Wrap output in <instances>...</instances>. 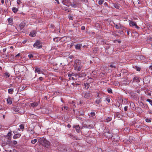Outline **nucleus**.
<instances>
[{
  "label": "nucleus",
  "instance_id": "f257e3e1",
  "mask_svg": "<svg viewBox=\"0 0 152 152\" xmlns=\"http://www.w3.org/2000/svg\"><path fill=\"white\" fill-rule=\"evenodd\" d=\"M38 142L40 144L46 148H48L50 145V142L44 137H38L37 138Z\"/></svg>",
  "mask_w": 152,
  "mask_h": 152
},
{
  "label": "nucleus",
  "instance_id": "f03ea898",
  "mask_svg": "<svg viewBox=\"0 0 152 152\" xmlns=\"http://www.w3.org/2000/svg\"><path fill=\"white\" fill-rule=\"evenodd\" d=\"M75 70L79 71L83 67V64L80 60H76L73 66Z\"/></svg>",
  "mask_w": 152,
  "mask_h": 152
},
{
  "label": "nucleus",
  "instance_id": "7ed1b4c3",
  "mask_svg": "<svg viewBox=\"0 0 152 152\" xmlns=\"http://www.w3.org/2000/svg\"><path fill=\"white\" fill-rule=\"evenodd\" d=\"M34 46L37 48H41L42 45L39 41H36L35 43L34 44Z\"/></svg>",
  "mask_w": 152,
  "mask_h": 152
},
{
  "label": "nucleus",
  "instance_id": "20e7f679",
  "mask_svg": "<svg viewBox=\"0 0 152 152\" xmlns=\"http://www.w3.org/2000/svg\"><path fill=\"white\" fill-rule=\"evenodd\" d=\"M13 132L15 134L13 137L14 139H15L19 138L21 136V134L20 133H17L16 132H15V131H14Z\"/></svg>",
  "mask_w": 152,
  "mask_h": 152
},
{
  "label": "nucleus",
  "instance_id": "39448f33",
  "mask_svg": "<svg viewBox=\"0 0 152 152\" xmlns=\"http://www.w3.org/2000/svg\"><path fill=\"white\" fill-rule=\"evenodd\" d=\"M83 96L84 98L88 99L90 96V94L89 93H83Z\"/></svg>",
  "mask_w": 152,
  "mask_h": 152
},
{
  "label": "nucleus",
  "instance_id": "423d86ee",
  "mask_svg": "<svg viewBox=\"0 0 152 152\" xmlns=\"http://www.w3.org/2000/svg\"><path fill=\"white\" fill-rule=\"evenodd\" d=\"M136 24L134 21L131 20L129 21V24L130 26H134Z\"/></svg>",
  "mask_w": 152,
  "mask_h": 152
},
{
  "label": "nucleus",
  "instance_id": "0eeeda50",
  "mask_svg": "<svg viewBox=\"0 0 152 152\" xmlns=\"http://www.w3.org/2000/svg\"><path fill=\"white\" fill-rule=\"evenodd\" d=\"M94 124H91L90 125H87L85 126L86 128H88L89 129H91L94 128Z\"/></svg>",
  "mask_w": 152,
  "mask_h": 152
},
{
  "label": "nucleus",
  "instance_id": "6e6552de",
  "mask_svg": "<svg viewBox=\"0 0 152 152\" xmlns=\"http://www.w3.org/2000/svg\"><path fill=\"white\" fill-rule=\"evenodd\" d=\"M25 26V23H21L19 26V28H20V31L24 28Z\"/></svg>",
  "mask_w": 152,
  "mask_h": 152
},
{
  "label": "nucleus",
  "instance_id": "1a4fd4ad",
  "mask_svg": "<svg viewBox=\"0 0 152 152\" xmlns=\"http://www.w3.org/2000/svg\"><path fill=\"white\" fill-rule=\"evenodd\" d=\"M35 72H37L38 74H39L42 73V71H41V69L39 68L35 67Z\"/></svg>",
  "mask_w": 152,
  "mask_h": 152
},
{
  "label": "nucleus",
  "instance_id": "9d476101",
  "mask_svg": "<svg viewBox=\"0 0 152 152\" xmlns=\"http://www.w3.org/2000/svg\"><path fill=\"white\" fill-rule=\"evenodd\" d=\"M113 7L119 9L120 8V5L118 3L113 4Z\"/></svg>",
  "mask_w": 152,
  "mask_h": 152
},
{
  "label": "nucleus",
  "instance_id": "9b49d317",
  "mask_svg": "<svg viewBox=\"0 0 152 152\" xmlns=\"http://www.w3.org/2000/svg\"><path fill=\"white\" fill-rule=\"evenodd\" d=\"M81 47L82 45L80 44H78L75 45V48L77 50H80Z\"/></svg>",
  "mask_w": 152,
  "mask_h": 152
},
{
  "label": "nucleus",
  "instance_id": "f8f14e48",
  "mask_svg": "<svg viewBox=\"0 0 152 152\" xmlns=\"http://www.w3.org/2000/svg\"><path fill=\"white\" fill-rule=\"evenodd\" d=\"M7 103L10 104H11L12 103V99L10 97H8L7 99Z\"/></svg>",
  "mask_w": 152,
  "mask_h": 152
},
{
  "label": "nucleus",
  "instance_id": "ddd939ff",
  "mask_svg": "<svg viewBox=\"0 0 152 152\" xmlns=\"http://www.w3.org/2000/svg\"><path fill=\"white\" fill-rule=\"evenodd\" d=\"M101 98H100V99H98L96 100L95 103L97 104H99L102 102Z\"/></svg>",
  "mask_w": 152,
  "mask_h": 152
},
{
  "label": "nucleus",
  "instance_id": "4468645a",
  "mask_svg": "<svg viewBox=\"0 0 152 152\" xmlns=\"http://www.w3.org/2000/svg\"><path fill=\"white\" fill-rule=\"evenodd\" d=\"M61 150L62 151H67L66 150V145H61Z\"/></svg>",
  "mask_w": 152,
  "mask_h": 152
},
{
  "label": "nucleus",
  "instance_id": "2eb2a0df",
  "mask_svg": "<svg viewBox=\"0 0 152 152\" xmlns=\"http://www.w3.org/2000/svg\"><path fill=\"white\" fill-rule=\"evenodd\" d=\"M75 128L76 130V131L77 132H80V127L79 125H77L75 127Z\"/></svg>",
  "mask_w": 152,
  "mask_h": 152
},
{
  "label": "nucleus",
  "instance_id": "dca6fc26",
  "mask_svg": "<svg viewBox=\"0 0 152 152\" xmlns=\"http://www.w3.org/2000/svg\"><path fill=\"white\" fill-rule=\"evenodd\" d=\"M12 10L14 13H16L18 10V9L15 7H13L12 8Z\"/></svg>",
  "mask_w": 152,
  "mask_h": 152
},
{
  "label": "nucleus",
  "instance_id": "f3484780",
  "mask_svg": "<svg viewBox=\"0 0 152 152\" xmlns=\"http://www.w3.org/2000/svg\"><path fill=\"white\" fill-rule=\"evenodd\" d=\"M29 35L31 37H34L36 35L35 32L34 31H31L30 34Z\"/></svg>",
  "mask_w": 152,
  "mask_h": 152
},
{
  "label": "nucleus",
  "instance_id": "a211bd4d",
  "mask_svg": "<svg viewBox=\"0 0 152 152\" xmlns=\"http://www.w3.org/2000/svg\"><path fill=\"white\" fill-rule=\"evenodd\" d=\"M38 105V104L37 102H35L34 103H32L31 104V106L33 107L37 106Z\"/></svg>",
  "mask_w": 152,
  "mask_h": 152
},
{
  "label": "nucleus",
  "instance_id": "6ab92c4d",
  "mask_svg": "<svg viewBox=\"0 0 152 152\" xmlns=\"http://www.w3.org/2000/svg\"><path fill=\"white\" fill-rule=\"evenodd\" d=\"M133 80L134 81H135L137 82H140V80H139L138 77H135L134 78Z\"/></svg>",
  "mask_w": 152,
  "mask_h": 152
},
{
  "label": "nucleus",
  "instance_id": "aec40b11",
  "mask_svg": "<svg viewBox=\"0 0 152 152\" xmlns=\"http://www.w3.org/2000/svg\"><path fill=\"white\" fill-rule=\"evenodd\" d=\"M12 109L13 110L16 112H18L19 111V109L18 107H13Z\"/></svg>",
  "mask_w": 152,
  "mask_h": 152
},
{
  "label": "nucleus",
  "instance_id": "412c9836",
  "mask_svg": "<svg viewBox=\"0 0 152 152\" xmlns=\"http://www.w3.org/2000/svg\"><path fill=\"white\" fill-rule=\"evenodd\" d=\"M8 93L10 94H12L13 92V90L12 88L9 89L8 90Z\"/></svg>",
  "mask_w": 152,
  "mask_h": 152
},
{
  "label": "nucleus",
  "instance_id": "4be33fe9",
  "mask_svg": "<svg viewBox=\"0 0 152 152\" xmlns=\"http://www.w3.org/2000/svg\"><path fill=\"white\" fill-rule=\"evenodd\" d=\"M37 139H34V140H32L31 141V143L32 144H34L36 143V142H37Z\"/></svg>",
  "mask_w": 152,
  "mask_h": 152
},
{
  "label": "nucleus",
  "instance_id": "5701e85b",
  "mask_svg": "<svg viewBox=\"0 0 152 152\" xmlns=\"http://www.w3.org/2000/svg\"><path fill=\"white\" fill-rule=\"evenodd\" d=\"M4 76L5 77H10V75L8 72H6L4 73Z\"/></svg>",
  "mask_w": 152,
  "mask_h": 152
},
{
  "label": "nucleus",
  "instance_id": "b1692460",
  "mask_svg": "<svg viewBox=\"0 0 152 152\" xmlns=\"http://www.w3.org/2000/svg\"><path fill=\"white\" fill-rule=\"evenodd\" d=\"M96 152H102V149L100 148H96Z\"/></svg>",
  "mask_w": 152,
  "mask_h": 152
},
{
  "label": "nucleus",
  "instance_id": "393cba45",
  "mask_svg": "<svg viewBox=\"0 0 152 152\" xmlns=\"http://www.w3.org/2000/svg\"><path fill=\"white\" fill-rule=\"evenodd\" d=\"M111 119L110 118V117H107L106 120L105 121L106 122H109L110 121H111Z\"/></svg>",
  "mask_w": 152,
  "mask_h": 152
},
{
  "label": "nucleus",
  "instance_id": "a878e982",
  "mask_svg": "<svg viewBox=\"0 0 152 152\" xmlns=\"http://www.w3.org/2000/svg\"><path fill=\"white\" fill-rule=\"evenodd\" d=\"M146 101L148 102L150 104L152 105V100L149 99H148L146 100Z\"/></svg>",
  "mask_w": 152,
  "mask_h": 152
},
{
  "label": "nucleus",
  "instance_id": "bb28decb",
  "mask_svg": "<svg viewBox=\"0 0 152 152\" xmlns=\"http://www.w3.org/2000/svg\"><path fill=\"white\" fill-rule=\"evenodd\" d=\"M53 40L55 42H58L59 40L58 37H56L53 39Z\"/></svg>",
  "mask_w": 152,
  "mask_h": 152
},
{
  "label": "nucleus",
  "instance_id": "cd10ccee",
  "mask_svg": "<svg viewBox=\"0 0 152 152\" xmlns=\"http://www.w3.org/2000/svg\"><path fill=\"white\" fill-rule=\"evenodd\" d=\"M19 127L20 128V129H22V130H23L24 128V126L23 125V124H20V125L19 126Z\"/></svg>",
  "mask_w": 152,
  "mask_h": 152
},
{
  "label": "nucleus",
  "instance_id": "c85d7f7f",
  "mask_svg": "<svg viewBox=\"0 0 152 152\" xmlns=\"http://www.w3.org/2000/svg\"><path fill=\"white\" fill-rule=\"evenodd\" d=\"M145 121L147 122H151V120L150 119H149L148 118H147L145 119Z\"/></svg>",
  "mask_w": 152,
  "mask_h": 152
},
{
  "label": "nucleus",
  "instance_id": "c756f323",
  "mask_svg": "<svg viewBox=\"0 0 152 152\" xmlns=\"http://www.w3.org/2000/svg\"><path fill=\"white\" fill-rule=\"evenodd\" d=\"M107 91L109 93H112V90L111 89H110V88H108L107 89Z\"/></svg>",
  "mask_w": 152,
  "mask_h": 152
},
{
  "label": "nucleus",
  "instance_id": "7c9ffc66",
  "mask_svg": "<svg viewBox=\"0 0 152 152\" xmlns=\"http://www.w3.org/2000/svg\"><path fill=\"white\" fill-rule=\"evenodd\" d=\"M103 1H104L103 0H100L99 1V5L102 4L103 2Z\"/></svg>",
  "mask_w": 152,
  "mask_h": 152
},
{
  "label": "nucleus",
  "instance_id": "2f4dec72",
  "mask_svg": "<svg viewBox=\"0 0 152 152\" xmlns=\"http://www.w3.org/2000/svg\"><path fill=\"white\" fill-rule=\"evenodd\" d=\"M28 56L29 57L30 59H31L32 58H33V55L31 54H30L28 55Z\"/></svg>",
  "mask_w": 152,
  "mask_h": 152
},
{
  "label": "nucleus",
  "instance_id": "473e14b6",
  "mask_svg": "<svg viewBox=\"0 0 152 152\" xmlns=\"http://www.w3.org/2000/svg\"><path fill=\"white\" fill-rule=\"evenodd\" d=\"M97 50V48H95L93 50V52H94L95 53H96Z\"/></svg>",
  "mask_w": 152,
  "mask_h": 152
},
{
  "label": "nucleus",
  "instance_id": "72a5a7b5",
  "mask_svg": "<svg viewBox=\"0 0 152 152\" xmlns=\"http://www.w3.org/2000/svg\"><path fill=\"white\" fill-rule=\"evenodd\" d=\"M82 1L84 2L85 3H87L88 4H87V6L88 4V0H81Z\"/></svg>",
  "mask_w": 152,
  "mask_h": 152
},
{
  "label": "nucleus",
  "instance_id": "f704fd0d",
  "mask_svg": "<svg viewBox=\"0 0 152 152\" xmlns=\"http://www.w3.org/2000/svg\"><path fill=\"white\" fill-rule=\"evenodd\" d=\"M69 19L72 20L73 19V17L72 15H69Z\"/></svg>",
  "mask_w": 152,
  "mask_h": 152
},
{
  "label": "nucleus",
  "instance_id": "c9c22d12",
  "mask_svg": "<svg viewBox=\"0 0 152 152\" xmlns=\"http://www.w3.org/2000/svg\"><path fill=\"white\" fill-rule=\"evenodd\" d=\"M109 66L110 67H111V68H116V67L115 66H114L113 65V64H110Z\"/></svg>",
  "mask_w": 152,
  "mask_h": 152
},
{
  "label": "nucleus",
  "instance_id": "e433bc0d",
  "mask_svg": "<svg viewBox=\"0 0 152 152\" xmlns=\"http://www.w3.org/2000/svg\"><path fill=\"white\" fill-rule=\"evenodd\" d=\"M10 152H18L15 149H13L12 150H10Z\"/></svg>",
  "mask_w": 152,
  "mask_h": 152
},
{
  "label": "nucleus",
  "instance_id": "4c0bfd02",
  "mask_svg": "<svg viewBox=\"0 0 152 152\" xmlns=\"http://www.w3.org/2000/svg\"><path fill=\"white\" fill-rule=\"evenodd\" d=\"M12 135L11 133L10 132H9L7 135V137H10Z\"/></svg>",
  "mask_w": 152,
  "mask_h": 152
},
{
  "label": "nucleus",
  "instance_id": "58836bf2",
  "mask_svg": "<svg viewBox=\"0 0 152 152\" xmlns=\"http://www.w3.org/2000/svg\"><path fill=\"white\" fill-rule=\"evenodd\" d=\"M12 143L14 145H16L17 144V142L15 140H13L12 142Z\"/></svg>",
  "mask_w": 152,
  "mask_h": 152
},
{
  "label": "nucleus",
  "instance_id": "ea45409f",
  "mask_svg": "<svg viewBox=\"0 0 152 152\" xmlns=\"http://www.w3.org/2000/svg\"><path fill=\"white\" fill-rule=\"evenodd\" d=\"M17 3L18 4H20L21 3V0H17Z\"/></svg>",
  "mask_w": 152,
  "mask_h": 152
},
{
  "label": "nucleus",
  "instance_id": "a19ab883",
  "mask_svg": "<svg viewBox=\"0 0 152 152\" xmlns=\"http://www.w3.org/2000/svg\"><path fill=\"white\" fill-rule=\"evenodd\" d=\"M95 113L94 112H91V115L92 116H94L95 115Z\"/></svg>",
  "mask_w": 152,
  "mask_h": 152
},
{
  "label": "nucleus",
  "instance_id": "79ce46f5",
  "mask_svg": "<svg viewBox=\"0 0 152 152\" xmlns=\"http://www.w3.org/2000/svg\"><path fill=\"white\" fill-rule=\"evenodd\" d=\"M24 89V88H23V87L22 88L20 87L19 89V90H20V91H23V90Z\"/></svg>",
  "mask_w": 152,
  "mask_h": 152
},
{
  "label": "nucleus",
  "instance_id": "37998d69",
  "mask_svg": "<svg viewBox=\"0 0 152 152\" xmlns=\"http://www.w3.org/2000/svg\"><path fill=\"white\" fill-rule=\"evenodd\" d=\"M63 108H64V109H66V110H67V109L68 108V107L67 106H64L62 108V110H63Z\"/></svg>",
  "mask_w": 152,
  "mask_h": 152
},
{
  "label": "nucleus",
  "instance_id": "c03bdc74",
  "mask_svg": "<svg viewBox=\"0 0 152 152\" xmlns=\"http://www.w3.org/2000/svg\"><path fill=\"white\" fill-rule=\"evenodd\" d=\"M30 134H34V131L33 130H31V131H30Z\"/></svg>",
  "mask_w": 152,
  "mask_h": 152
},
{
  "label": "nucleus",
  "instance_id": "a18cd8bd",
  "mask_svg": "<svg viewBox=\"0 0 152 152\" xmlns=\"http://www.w3.org/2000/svg\"><path fill=\"white\" fill-rule=\"evenodd\" d=\"M85 84V86L86 88L87 87V88H89V85L88 84L86 83V84Z\"/></svg>",
  "mask_w": 152,
  "mask_h": 152
},
{
  "label": "nucleus",
  "instance_id": "49530a36",
  "mask_svg": "<svg viewBox=\"0 0 152 152\" xmlns=\"http://www.w3.org/2000/svg\"><path fill=\"white\" fill-rule=\"evenodd\" d=\"M115 27L117 29H119L120 28L119 26H118L117 25H115Z\"/></svg>",
  "mask_w": 152,
  "mask_h": 152
},
{
  "label": "nucleus",
  "instance_id": "de8ad7c7",
  "mask_svg": "<svg viewBox=\"0 0 152 152\" xmlns=\"http://www.w3.org/2000/svg\"><path fill=\"white\" fill-rule=\"evenodd\" d=\"M71 6L72 7H76V5L75 4H71Z\"/></svg>",
  "mask_w": 152,
  "mask_h": 152
},
{
  "label": "nucleus",
  "instance_id": "09e8293b",
  "mask_svg": "<svg viewBox=\"0 0 152 152\" xmlns=\"http://www.w3.org/2000/svg\"><path fill=\"white\" fill-rule=\"evenodd\" d=\"M134 26L135 27V28L137 29H139L140 28V27L137 25V24L136 25H135Z\"/></svg>",
  "mask_w": 152,
  "mask_h": 152
},
{
  "label": "nucleus",
  "instance_id": "8fccbe9b",
  "mask_svg": "<svg viewBox=\"0 0 152 152\" xmlns=\"http://www.w3.org/2000/svg\"><path fill=\"white\" fill-rule=\"evenodd\" d=\"M136 69L137 71H140V69L139 67H136Z\"/></svg>",
  "mask_w": 152,
  "mask_h": 152
},
{
  "label": "nucleus",
  "instance_id": "3c124183",
  "mask_svg": "<svg viewBox=\"0 0 152 152\" xmlns=\"http://www.w3.org/2000/svg\"><path fill=\"white\" fill-rule=\"evenodd\" d=\"M69 79L70 80H75V77L73 76L71 77V78H69Z\"/></svg>",
  "mask_w": 152,
  "mask_h": 152
},
{
  "label": "nucleus",
  "instance_id": "603ef678",
  "mask_svg": "<svg viewBox=\"0 0 152 152\" xmlns=\"http://www.w3.org/2000/svg\"><path fill=\"white\" fill-rule=\"evenodd\" d=\"M85 29V27L84 26H83L81 27V30H84Z\"/></svg>",
  "mask_w": 152,
  "mask_h": 152
},
{
  "label": "nucleus",
  "instance_id": "864d4df0",
  "mask_svg": "<svg viewBox=\"0 0 152 152\" xmlns=\"http://www.w3.org/2000/svg\"><path fill=\"white\" fill-rule=\"evenodd\" d=\"M128 108V107L127 106H125L124 108V110H125V111H126L127 110V108Z\"/></svg>",
  "mask_w": 152,
  "mask_h": 152
},
{
  "label": "nucleus",
  "instance_id": "5fc2aeb1",
  "mask_svg": "<svg viewBox=\"0 0 152 152\" xmlns=\"http://www.w3.org/2000/svg\"><path fill=\"white\" fill-rule=\"evenodd\" d=\"M72 75V76H75V77L77 75L76 74H75L74 73H72L71 74Z\"/></svg>",
  "mask_w": 152,
  "mask_h": 152
},
{
  "label": "nucleus",
  "instance_id": "6e6d98bb",
  "mask_svg": "<svg viewBox=\"0 0 152 152\" xmlns=\"http://www.w3.org/2000/svg\"><path fill=\"white\" fill-rule=\"evenodd\" d=\"M39 79L40 81H42L43 79V78L42 77H40L39 78Z\"/></svg>",
  "mask_w": 152,
  "mask_h": 152
},
{
  "label": "nucleus",
  "instance_id": "4d7b16f0",
  "mask_svg": "<svg viewBox=\"0 0 152 152\" xmlns=\"http://www.w3.org/2000/svg\"><path fill=\"white\" fill-rule=\"evenodd\" d=\"M68 76L69 77H72V75L71 74H68Z\"/></svg>",
  "mask_w": 152,
  "mask_h": 152
},
{
  "label": "nucleus",
  "instance_id": "13d9d810",
  "mask_svg": "<svg viewBox=\"0 0 152 152\" xmlns=\"http://www.w3.org/2000/svg\"><path fill=\"white\" fill-rule=\"evenodd\" d=\"M148 113L149 114H152V110H149L148 111Z\"/></svg>",
  "mask_w": 152,
  "mask_h": 152
},
{
  "label": "nucleus",
  "instance_id": "bf43d9fd",
  "mask_svg": "<svg viewBox=\"0 0 152 152\" xmlns=\"http://www.w3.org/2000/svg\"><path fill=\"white\" fill-rule=\"evenodd\" d=\"M106 100L108 103L110 102V100L109 99H106Z\"/></svg>",
  "mask_w": 152,
  "mask_h": 152
},
{
  "label": "nucleus",
  "instance_id": "052dcab7",
  "mask_svg": "<svg viewBox=\"0 0 152 152\" xmlns=\"http://www.w3.org/2000/svg\"><path fill=\"white\" fill-rule=\"evenodd\" d=\"M6 51V48H4L3 50V51L4 52H5Z\"/></svg>",
  "mask_w": 152,
  "mask_h": 152
},
{
  "label": "nucleus",
  "instance_id": "680f3d73",
  "mask_svg": "<svg viewBox=\"0 0 152 152\" xmlns=\"http://www.w3.org/2000/svg\"><path fill=\"white\" fill-rule=\"evenodd\" d=\"M20 53H18V54H17V55H16V56H15V57H19L20 56Z\"/></svg>",
  "mask_w": 152,
  "mask_h": 152
},
{
  "label": "nucleus",
  "instance_id": "e2e57ef3",
  "mask_svg": "<svg viewBox=\"0 0 152 152\" xmlns=\"http://www.w3.org/2000/svg\"><path fill=\"white\" fill-rule=\"evenodd\" d=\"M1 1L2 4H3L4 3V0H1Z\"/></svg>",
  "mask_w": 152,
  "mask_h": 152
},
{
  "label": "nucleus",
  "instance_id": "0e129e2a",
  "mask_svg": "<svg viewBox=\"0 0 152 152\" xmlns=\"http://www.w3.org/2000/svg\"><path fill=\"white\" fill-rule=\"evenodd\" d=\"M149 68L150 69H151L152 70V65L149 66Z\"/></svg>",
  "mask_w": 152,
  "mask_h": 152
},
{
  "label": "nucleus",
  "instance_id": "69168bd1",
  "mask_svg": "<svg viewBox=\"0 0 152 152\" xmlns=\"http://www.w3.org/2000/svg\"><path fill=\"white\" fill-rule=\"evenodd\" d=\"M69 57L70 58H73L74 57L73 56H69Z\"/></svg>",
  "mask_w": 152,
  "mask_h": 152
},
{
  "label": "nucleus",
  "instance_id": "338daca9",
  "mask_svg": "<svg viewBox=\"0 0 152 152\" xmlns=\"http://www.w3.org/2000/svg\"><path fill=\"white\" fill-rule=\"evenodd\" d=\"M67 126L69 128H70L71 127V125L70 124H68Z\"/></svg>",
  "mask_w": 152,
  "mask_h": 152
},
{
  "label": "nucleus",
  "instance_id": "774afa93",
  "mask_svg": "<svg viewBox=\"0 0 152 152\" xmlns=\"http://www.w3.org/2000/svg\"><path fill=\"white\" fill-rule=\"evenodd\" d=\"M149 41H150L151 42H152V38H150Z\"/></svg>",
  "mask_w": 152,
  "mask_h": 152
}]
</instances>
